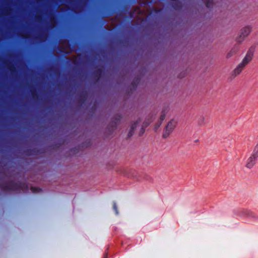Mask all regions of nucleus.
Wrapping results in <instances>:
<instances>
[{
    "mask_svg": "<svg viewBox=\"0 0 258 258\" xmlns=\"http://www.w3.org/2000/svg\"><path fill=\"white\" fill-rule=\"evenodd\" d=\"M1 188L4 191H17L22 190L24 191L28 190L27 184L23 182H15L13 181L5 182L0 184Z\"/></svg>",
    "mask_w": 258,
    "mask_h": 258,
    "instance_id": "f257e3e1",
    "label": "nucleus"
},
{
    "mask_svg": "<svg viewBox=\"0 0 258 258\" xmlns=\"http://www.w3.org/2000/svg\"><path fill=\"white\" fill-rule=\"evenodd\" d=\"M258 158V143L254 146L250 157L247 159L245 166L248 168H252L256 163Z\"/></svg>",
    "mask_w": 258,
    "mask_h": 258,
    "instance_id": "f03ea898",
    "label": "nucleus"
},
{
    "mask_svg": "<svg viewBox=\"0 0 258 258\" xmlns=\"http://www.w3.org/2000/svg\"><path fill=\"white\" fill-rule=\"evenodd\" d=\"M122 117L119 114H116L112 119L111 122L107 126L108 131L110 134H112L117 127V125L119 123Z\"/></svg>",
    "mask_w": 258,
    "mask_h": 258,
    "instance_id": "7ed1b4c3",
    "label": "nucleus"
},
{
    "mask_svg": "<svg viewBox=\"0 0 258 258\" xmlns=\"http://www.w3.org/2000/svg\"><path fill=\"white\" fill-rule=\"evenodd\" d=\"M176 126V122L174 119L169 121L166 125L163 133L162 137L163 138H167L173 131Z\"/></svg>",
    "mask_w": 258,
    "mask_h": 258,
    "instance_id": "20e7f679",
    "label": "nucleus"
},
{
    "mask_svg": "<svg viewBox=\"0 0 258 258\" xmlns=\"http://www.w3.org/2000/svg\"><path fill=\"white\" fill-rule=\"evenodd\" d=\"M251 31V27L247 26L241 29L240 34L238 37H237L236 40L240 43L244 41L245 38L249 35Z\"/></svg>",
    "mask_w": 258,
    "mask_h": 258,
    "instance_id": "39448f33",
    "label": "nucleus"
},
{
    "mask_svg": "<svg viewBox=\"0 0 258 258\" xmlns=\"http://www.w3.org/2000/svg\"><path fill=\"white\" fill-rule=\"evenodd\" d=\"M254 52V48L251 47L247 51L245 56L242 61V63L245 66L251 60L253 57V53Z\"/></svg>",
    "mask_w": 258,
    "mask_h": 258,
    "instance_id": "423d86ee",
    "label": "nucleus"
},
{
    "mask_svg": "<svg viewBox=\"0 0 258 258\" xmlns=\"http://www.w3.org/2000/svg\"><path fill=\"white\" fill-rule=\"evenodd\" d=\"M245 66L242 62H240L236 68L231 72V77L234 78L237 76L239 75L243 71Z\"/></svg>",
    "mask_w": 258,
    "mask_h": 258,
    "instance_id": "0eeeda50",
    "label": "nucleus"
},
{
    "mask_svg": "<svg viewBox=\"0 0 258 258\" xmlns=\"http://www.w3.org/2000/svg\"><path fill=\"white\" fill-rule=\"evenodd\" d=\"M171 6L176 11H179L182 8V4L179 0H171Z\"/></svg>",
    "mask_w": 258,
    "mask_h": 258,
    "instance_id": "6e6552de",
    "label": "nucleus"
},
{
    "mask_svg": "<svg viewBox=\"0 0 258 258\" xmlns=\"http://www.w3.org/2000/svg\"><path fill=\"white\" fill-rule=\"evenodd\" d=\"M141 119H139L133 123L132 124L131 126L130 130L127 134V138H130L132 137L134 134L135 130L136 128L137 125L140 122Z\"/></svg>",
    "mask_w": 258,
    "mask_h": 258,
    "instance_id": "1a4fd4ad",
    "label": "nucleus"
},
{
    "mask_svg": "<svg viewBox=\"0 0 258 258\" xmlns=\"http://www.w3.org/2000/svg\"><path fill=\"white\" fill-rule=\"evenodd\" d=\"M103 72L102 68H99L97 69L95 71L93 72V76L96 81L99 80L101 78V75Z\"/></svg>",
    "mask_w": 258,
    "mask_h": 258,
    "instance_id": "9d476101",
    "label": "nucleus"
},
{
    "mask_svg": "<svg viewBox=\"0 0 258 258\" xmlns=\"http://www.w3.org/2000/svg\"><path fill=\"white\" fill-rule=\"evenodd\" d=\"M241 215L246 216L247 217H250L253 218H257V216H256L253 213L248 210H242L241 211Z\"/></svg>",
    "mask_w": 258,
    "mask_h": 258,
    "instance_id": "9b49d317",
    "label": "nucleus"
},
{
    "mask_svg": "<svg viewBox=\"0 0 258 258\" xmlns=\"http://www.w3.org/2000/svg\"><path fill=\"white\" fill-rule=\"evenodd\" d=\"M168 111V107H164L161 112V115L159 119V121H161L162 123V121L165 119L166 113Z\"/></svg>",
    "mask_w": 258,
    "mask_h": 258,
    "instance_id": "f8f14e48",
    "label": "nucleus"
},
{
    "mask_svg": "<svg viewBox=\"0 0 258 258\" xmlns=\"http://www.w3.org/2000/svg\"><path fill=\"white\" fill-rule=\"evenodd\" d=\"M79 97L80 101L84 102L87 98V93L86 91H83L79 94Z\"/></svg>",
    "mask_w": 258,
    "mask_h": 258,
    "instance_id": "ddd939ff",
    "label": "nucleus"
},
{
    "mask_svg": "<svg viewBox=\"0 0 258 258\" xmlns=\"http://www.w3.org/2000/svg\"><path fill=\"white\" fill-rule=\"evenodd\" d=\"M8 69L10 71V72L12 74H14L15 73H16L17 72L16 67L14 64L10 63H8Z\"/></svg>",
    "mask_w": 258,
    "mask_h": 258,
    "instance_id": "4468645a",
    "label": "nucleus"
},
{
    "mask_svg": "<svg viewBox=\"0 0 258 258\" xmlns=\"http://www.w3.org/2000/svg\"><path fill=\"white\" fill-rule=\"evenodd\" d=\"M30 92H31L32 96L33 99H37L38 98V95L36 92V90L34 87H32L30 89Z\"/></svg>",
    "mask_w": 258,
    "mask_h": 258,
    "instance_id": "2eb2a0df",
    "label": "nucleus"
},
{
    "mask_svg": "<svg viewBox=\"0 0 258 258\" xmlns=\"http://www.w3.org/2000/svg\"><path fill=\"white\" fill-rule=\"evenodd\" d=\"M238 50L237 47H234L231 49V50L227 54V57H231L233 54H235Z\"/></svg>",
    "mask_w": 258,
    "mask_h": 258,
    "instance_id": "dca6fc26",
    "label": "nucleus"
},
{
    "mask_svg": "<svg viewBox=\"0 0 258 258\" xmlns=\"http://www.w3.org/2000/svg\"><path fill=\"white\" fill-rule=\"evenodd\" d=\"M202 1L208 8H211L213 6V0H202Z\"/></svg>",
    "mask_w": 258,
    "mask_h": 258,
    "instance_id": "f3484780",
    "label": "nucleus"
},
{
    "mask_svg": "<svg viewBox=\"0 0 258 258\" xmlns=\"http://www.w3.org/2000/svg\"><path fill=\"white\" fill-rule=\"evenodd\" d=\"M205 123V117L203 116H201L198 119V124L199 125H203Z\"/></svg>",
    "mask_w": 258,
    "mask_h": 258,
    "instance_id": "a211bd4d",
    "label": "nucleus"
},
{
    "mask_svg": "<svg viewBox=\"0 0 258 258\" xmlns=\"http://www.w3.org/2000/svg\"><path fill=\"white\" fill-rule=\"evenodd\" d=\"M139 79L138 78L135 79L132 82L131 85L134 89H135L139 83Z\"/></svg>",
    "mask_w": 258,
    "mask_h": 258,
    "instance_id": "6ab92c4d",
    "label": "nucleus"
},
{
    "mask_svg": "<svg viewBox=\"0 0 258 258\" xmlns=\"http://www.w3.org/2000/svg\"><path fill=\"white\" fill-rule=\"evenodd\" d=\"M31 191L34 193L38 192L42 190V189L40 188L33 186L31 187Z\"/></svg>",
    "mask_w": 258,
    "mask_h": 258,
    "instance_id": "aec40b11",
    "label": "nucleus"
},
{
    "mask_svg": "<svg viewBox=\"0 0 258 258\" xmlns=\"http://www.w3.org/2000/svg\"><path fill=\"white\" fill-rule=\"evenodd\" d=\"M113 209L116 215H118V211L116 203L115 202H113Z\"/></svg>",
    "mask_w": 258,
    "mask_h": 258,
    "instance_id": "412c9836",
    "label": "nucleus"
},
{
    "mask_svg": "<svg viewBox=\"0 0 258 258\" xmlns=\"http://www.w3.org/2000/svg\"><path fill=\"white\" fill-rule=\"evenodd\" d=\"M151 121V120L148 121H145L143 122L142 126H143L144 127L146 128L147 126L149 125V124L150 123Z\"/></svg>",
    "mask_w": 258,
    "mask_h": 258,
    "instance_id": "4be33fe9",
    "label": "nucleus"
},
{
    "mask_svg": "<svg viewBox=\"0 0 258 258\" xmlns=\"http://www.w3.org/2000/svg\"><path fill=\"white\" fill-rule=\"evenodd\" d=\"M161 124H162V123L161 122V121H159V120L157 121V122L156 123V124L155 125L154 129H155V131H156V130L159 127V126L161 125Z\"/></svg>",
    "mask_w": 258,
    "mask_h": 258,
    "instance_id": "5701e85b",
    "label": "nucleus"
},
{
    "mask_svg": "<svg viewBox=\"0 0 258 258\" xmlns=\"http://www.w3.org/2000/svg\"><path fill=\"white\" fill-rule=\"evenodd\" d=\"M35 19L37 21H41L42 20V17L41 15L36 16Z\"/></svg>",
    "mask_w": 258,
    "mask_h": 258,
    "instance_id": "b1692460",
    "label": "nucleus"
},
{
    "mask_svg": "<svg viewBox=\"0 0 258 258\" xmlns=\"http://www.w3.org/2000/svg\"><path fill=\"white\" fill-rule=\"evenodd\" d=\"M153 11L156 14H158L161 12L162 9H154Z\"/></svg>",
    "mask_w": 258,
    "mask_h": 258,
    "instance_id": "393cba45",
    "label": "nucleus"
},
{
    "mask_svg": "<svg viewBox=\"0 0 258 258\" xmlns=\"http://www.w3.org/2000/svg\"><path fill=\"white\" fill-rule=\"evenodd\" d=\"M145 127H143V126H142V127L141 128V130H140V133H139V135L140 136H142V135L144 134V133H145Z\"/></svg>",
    "mask_w": 258,
    "mask_h": 258,
    "instance_id": "a878e982",
    "label": "nucleus"
},
{
    "mask_svg": "<svg viewBox=\"0 0 258 258\" xmlns=\"http://www.w3.org/2000/svg\"><path fill=\"white\" fill-rule=\"evenodd\" d=\"M33 151L31 150H27V151H25V152L26 154L30 155L33 154V153H32Z\"/></svg>",
    "mask_w": 258,
    "mask_h": 258,
    "instance_id": "bb28decb",
    "label": "nucleus"
},
{
    "mask_svg": "<svg viewBox=\"0 0 258 258\" xmlns=\"http://www.w3.org/2000/svg\"><path fill=\"white\" fill-rule=\"evenodd\" d=\"M133 16V14L132 13H130V16L131 17H132Z\"/></svg>",
    "mask_w": 258,
    "mask_h": 258,
    "instance_id": "cd10ccee",
    "label": "nucleus"
},
{
    "mask_svg": "<svg viewBox=\"0 0 258 258\" xmlns=\"http://www.w3.org/2000/svg\"><path fill=\"white\" fill-rule=\"evenodd\" d=\"M103 258H107V254L106 253Z\"/></svg>",
    "mask_w": 258,
    "mask_h": 258,
    "instance_id": "c85d7f7f",
    "label": "nucleus"
},
{
    "mask_svg": "<svg viewBox=\"0 0 258 258\" xmlns=\"http://www.w3.org/2000/svg\"><path fill=\"white\" fill-rule=\"evenodd\" d=\"M39 36H40V38H42L43 37V35H40Z\"/></svg>",
    "mask_w": 258,
    "mask_h": 258,
    "instance_id": "c756f323",
    "label": "nucleus"
},
{
    "mask_svg": "<svg viewBox=\"0 0 258 258\" xmlns=\"http://www.w3.org/2000/svg\"><path fill=\"white\" fill-rule=\"evenodd\" d=\"M74 64H76V61H74Z\"/></svg>",
    "mask_w": 258,
    "mask_h": 258,
    "instance_id": "7c9ffc66",
    "label": "nucleus"
},
{
    "mask_svg": "<svg viewBox=\"0 0 258 258\" xmlns=\"http://www.w3.org/2000/svg\"><path fill=\"white\" fill-rule=\"evenodd\" d=\"M74 1V0H71V1H72V2Z\"/></svg>",
    "mask_w": 258,
    "mask_h": 258,
    "instance_id": "2f4dec72",
    "label": "nucleus"
}]
</instances>
